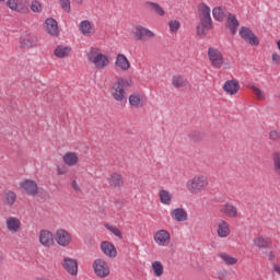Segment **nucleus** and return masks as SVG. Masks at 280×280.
Segmentation results:
<instances>
[{
	"label": "nucleus",
	"mask_w": 280,
	"mask_h": 280,
	"mask_svg": "<svg viewBox=\"0 0 280 280\" xmlns=\"http://www.w3.org/2000/svg\"><path fill=\"white\" fill-rule=\"evenodd\" d=\"M88 62L93 65L98 71H103V69H107L110 67V57L108 55L102 52V49L98 47H92L86 52Z\"/></svg>",
	"instance_id": "nucleus-1"
},
{
	"label": "nucleus",
	"mask_w": 280,
	"mask_h": 280,
	"mask_svg": "<svg viewBox=\"0 0 280 280\" xmlns=\"http://www.w3.org/2000/svg\"><path fill=\"white\" fill-rule=\"evenodd\" d=\"M128 86H132V81L124 78L117 79L110 91L113 100L119 104H124L126 102V89Z\"/></svg>",
	"instance_id": "nucleus-2"
},
{
	"label": "nucleus",
	"mask_w": 280,
	"mask_h": 280,
	"mask_svg": "<svg viewBox=\"0 0 280 280\" xmlns=\"http://www.w3.org/2000/svg\"><path fill=\"white\" fill-rule=\"evenodd\" d=\"M209 187V178L206 175L198 174L186 182L188 194H202Z\"/></svg>",
	"instance_id": "nucleus-3"
},
{
	"label": "nucleus",
	"mask_w": 280,
	"mask_h": 280,
	"mask_svg": "<svg viewBox=\"0 0 280 280\" xmlns=\"http://www.w3.org/2000/svg\"><path fill=\"white\" fill-rule=\"evenodd\" d=\"M132 36L135 40H140L141 43H148V40L156 38V34L143 25L135 26L132 30Z\"/></svg>",
	"instance_id": "nucleus-4"
},
{
	"label": "nucleus",
	"mask_w": 280,
	"mask_h": 280,
	"mask_svg": "<svg viewBox=\"0 0 280 280\" xmlns=\"http://www.w3.org/2000/svg\"><path fill=\"white\" fill-rule=\"evenodd\" d=\"M208 60L213 69H222L226 65L224 55L215 47L208 48Z\"/></svg>",
	"instance_id": "nucleus-5"
},
{
	"label": "nucleus",
	"mask_w": 280,
	"mask_h": 280,
	"mask_svg": "<svg viewBox=\"0 0 280 280\" xmlns=\"http://www.w3.org/2000/svg\"><path fill=\"white\" fill-rule=\"evenodd\" d=\"M92 268L98 279H106V277H110V265H108V261L104 258L95 259Z\"/></svg>",
	"instance_id": "nucleus-6"
},
{
	"label": "nucleus",
	"mask_w": 280,
	"mask_h": 280,
	"mask_svg": "<svg viewBox=\"0 0 280 280\" xmlns=\"http://www.w3.org/2000/svg\"><path fill=\"white\" fill-rule=\"evenodd\" d=\"M55 242L61 248H67L73 244V236L69 233V231L65 229H58L55 232Z\"/></svg>",
	"instance_id": "nucleus-7"
},
{
	"label": "nucleus",
	"mask_w": 280,
	"mask_h": 280,
	"mask_svg": "<svg viewBox=\"0 0 280 280\" xmlns=\"http://www.w3.org/2000/svg\"><path fill=\"white\" fill-rule=\"evenodd\" d=\"M153 242H155L156 246L161 248H167L170 244H172V234L170 231L161 229L154 232Z\"/></svg>",
	"instance_id": "nucleus-8"
},
{
	"label": "nucleus",
	"mask_w": 280,
	"mask_h": 280,
	"mask_svg": "<svg viewBox=\"0 0 280 280\" xmlns=\"http://www.w3.org/2000/svg\"><path fill=\"white\" fill-rule=\"evenodd\" d=\"M200 23L205 25L208 30L213 28V22L211 21V8L209 5L201 3L198 5Z\"/></svg>",
	"instance_id": "nucleus-9"
},
{
	"label": "nucleus",
	"mask_w": 280,
	"mask_h": 280,
	"mask_svg": "<svg viewBox=\"0 0 280 280\" xmlns=\"http://www.w3.org/2000/svg\"><path fill=\"white\" fill-rule=\"evenodd\" d=\"M238 35L241 36L242 40L248 45H252V47H259V37H257V35H255L253 30H250L248 26L241 27Z\"/></svg>",
	"instance_id": "nucleus-10"
},
{
	"label": "nucleus",
	"mask_w": 280,
	"mask_h": 280,
	"mask_svg": "<svg viewBox=\"0 0 280 280\" xmlns=\"http://www.w3.org/2000/svg\"><path fill=\"white\" fill-rule=\"evenodd\" d=\"M19 43L20 49H34L38 47V38L32 33H23Z\"/></svg>",
	"instance_id": "nucleus-11"
},
{
	"label": "nucleus",
	"mask_w": 280,
	"mask_h": 280,
	"mask_svg": "<svg viewBox=\"0 0 280 280\" xmlns=\"http://www.w3.org/2000/svg\"><path fill=\"white\" fill-rule=\"evenodd\" d=\"M19 185L22 194H26V196H38V184L34 179H24Z\"/></svg>",
	"instance_id": "nucleus-12"
},
{
	"label": "nucleus",
	"mask_w": 280,
	"mask_h": 280,
	"mask_svg": "<svg viewBox=\"0 0 280 280\" xmlns=\"http://www.w3.org/2000/svg\"><path fill=\"white\" fill-rule=\"evenodd\" d=\"M114 67L115 69H117V71L126 73L130 71V69L132 68V63H130V60L126 55L118 54L115 58Z\"/></svg>",
	"instance_id": "nucleus-13"
},
{
	"label": "nucleus",
	"mask_w": 280,
	"mask_h": 280,
	"mask_svg": "<svg viewBox=\"0 0 280 280\" xmlns=\"http://www.w3.org/2000/svg\"><path fill=\"white\" fill-rule=\"evenodd\" d=\"M61 267L70 277H78V260L71 257H65L61 260Z\"/></svg>",
	"instance_id": "nucleus-14"
},
{
	"label": "nucleus",
	"mask_w": 280,
	"mask_h": 280,
	"mask_svg": "<svg viewBox=\"0 0 280 280\" xmlns=\"http://www.w3.org/2000/svg\"><path fill=\"white\" fill-rule=\"evenodd\" d=\"M79 32L82 34V36L91 38V36H95V24L89 20H83L79 24Z\"/></svg>",
	"instance_id": "nucleus-15"
},
{
	"label": "nucleus",
	"mask_w": 280,
	"mask_h": 280,
	"mask_svg": "<svg viewBox=\"0 0 280 280\" xmlns=\"http://www.w3.org/2000/svg\"><path fill=\"white\" fill-rule=\"evenodd\" d=\"M62 161L67 167H78V165H80V153L68 151L63 154Z\"/></svg>",
	"instance_id": "nucleus-16"
},
{
	"label": "nucleus",
	"mask_w": 280,
	"mask_h": 280,
	"mask_svg": "<svg viewBox=\"0 0 280 280\" xmlns=\"http://www.w3.org/2000/svg\"><path fill=\"white\" fill-rule=\"evenodd\" d=\"M39 243L42 244V246H44V248H51V246L56 244L54 233L48 230L39 231Z\"/></svg>",
	"instance_id": "nucleus-17"
},
{
	"label": "nucleus",
	"mask_w": 280,
	"mask_h": 280,
	"mask_svg": "<svg viewBox=\"0 0 280 280\" xmlns=\"http://www.w3.org/2000/svg\"><path fill=\"white\" fill-rule=\"evenodd\" d=\"M219 213L224 218H237V215H240V212L237 211V207H235L231 202H225L224 205L220 206Z\"/></svg>",
	"instance_id": "nucleus-18"
},
{
	"label": "nucleus",
	"mask_w": 280,
	"mask_h": 280,
	"mask_svg": "<svg viewBox=\"0 0 280 280\" xmlns=\"http://www.w3.org/2000/svg\"><path fill=\"white\" fill-rule=\"evenodd\" d=\"M5 5L9 10H12V12L23 14V12L27 10V0H7Z\"/></svg>",
	"instance_id": "nucleus-19"
},
{
	"label": "nucleus",
	"mask_w": 280,
	"mask_h": 280,
	"mask_svg": "<svg viewBox=\"0 0 280 280\" xmlns=\"http://www.w3.org/2000/svg\"><path fill=\"white\" fill-rule=\"evenodd\" d=\"M100 248L105 257H109V259H115L117 257V248L115 247V244L103 241L100 244Z\"/></svg>",
	"instance_id": "nucleus-20"
},
{
	"label": "nucleus",
	"mask_w": 280,
	"mask_h": 280,
	"mask_svg": "<svg viewBox=\"0 0 280 280\" xmlns=\"http://www.w3.org/2000/svg\"><path fill=\"white\" fill-rule=\"evenodd\" d=\"M22 226L21 219L16 217H8L5 219V228L9 233H19Z\"/></svg>",
	"instance_id": "nucleus-21"
},
{
	"label": "nucleus",
	"mask_w": 280,
	"mask_h": 280,
	"mask_svg": "<svg viewBox=\"0 0 280 280\" xmlns=\"http://www.w3.org/2000/svg\"><path fill=\"white\" fill-rule=\"evenodd\" d=\"M253 244L255 248H258L259 250H266L272 246V240L268 236L258 235L254 237Z\"/></svg>",
	"instance_id": "nucleus-22"
},
{
	"label": "nucleus",
	"mask_w": 280,
	"mask_h": 280,
	"mask_svg": "<svg viewBox=\"0 0 280 280\" xmlns=\"http://www.w3.org/2000/svg\"><path fill=\"white\" fill-rule=\"evenodd\" d=\"M240 81L236 79L228 80L223 84V91L226 95H237V93H240Z\"/></svg>",
	"instance_id": "nucleus-23"
},
{
	"label": "nucleus",
	"mask_w": 280,
	"mask_h": 280,
	"mask_svg": "<svg viewBox=\"0 0 280 280\" xmlns=\"http://www.w3.org/2000/svg\"><path fill=\"white\" fill-rule=\"evenodd\" d=\"M158 197L161 205L164 207H171L172 202H174V195L168 189L161 188L158 192Z\"/></svg>",
	"instance_id": "nucleus-24"
},
{
	"label": "nucleus",
	"mask_w": 280,
	"mask_h": 280,
	"mask_svg": "<svg viewBox=\"0 0 280 280\" xmlns=\"http://www.w3.org/2000/svg\"><path fill=\"white\" fill-rule=\"evenodd\" d=\"M107 182L112 189H121V186L124 185V175L120 173H112L108 176Z\"/></svg>",
	"instance_id": "nucleus-25"
},
{
	"label": "nucleus",
	"mask_w": 280,
	"mask_h": 280,
	"mask_svg": "<svg viewBox=\"0 0 280 280\" xmlns=\"http://www.w3.org/2000/svg\"><path fill=\"white\" fill-rule=\"evenodd\" d=\"M217 234L219 237H229V235H231V224H229V222L220 219L217 222Z\"/></svg>",
	"instance_id": "nucleus-26"
},
{
	"label": "nucleus",
	"mask_w": 280,
	"mask_h": 280,
	"mask_svg": "<svg viewBox=\"0 0 280 280\" xmlns=\"http://www.w3.org/2000/svg\"><path fill=\"white\" fill-rule=\"evenodd\" d=\"M45 30L50 36H59L60 30L58 28V22L54 18H48L45 21Z\"/></svg>",
	"instance_id": "nucleus-27"
},
{
	"label": "nucleus",
	"mask_w": 280,
	"mask_h": 280,
	"mask_svg": "<svg viewBox=\"0 0 280 280\" xmlns=\"http://www.w3.org/2000/svg\"><path fill=\"white\" fill-rule=\"evenodd\" d=\"M129 104L131 108H143L145 105V100H143V95L135 92L129 95Z\"/></svg>",
	"instance_id": "nucleus-28"
},
{
	"label": "nucleus",
	"mask_w": 280,
	"mask_h": 280,
	"mask_svg": "<svg viewBox=\"0 0 280 280\" xmlns=\"http://www.w3.org/2000/svg\"><path fill=\"white\" fill-rule=\"evenodd\" d=\"M171 218L174 222H187V210L184 208H176L171 211Z\"/></svg>",
	"instance_id": "nucleus-29"
},
{
	"label": "nucleus",
	"mask_w": 280,
	"mask_h": 280,
	"mask_svg": "<svg viewBox=\"0 0 280 280\" xmlns=\"http://www.w3.org/2000/svg\"><path fill=\"white\" fill-rule=\"evenodd\" d=\"M144 7L149 12H153V14H156V16H165L166 12L161 4L152 1H148L144 3Z\"/></svg>",
	"instance_id": "nucleus-30"
},
{
	"label": "nucleus",
	"mask_w": 280,
	"mask_h": 280,
	"mask_svg": "<svg viewBox=\"0 0 280 280\" xmlns=\"http://www.w3.org/2000/svg\"><path fill=\"white\" fill-rule=\"evenodd\" d=\"M71 47L70 46H65V45H58L55 50H54V55L56 56V58H69L71 56Z\"/></svg>",
	"instance_id": "nucleus-31"
},
{
	"label": "nucleus",
	"mask_w": 280,
	"mask_h": 280,
	"mask_svg": "<svg viewBox=\"0 0 280 280\" xmlns=\"http://www.w3.org/2000/svg\"><path fill=\"white\" fill-rule=\"evenodd\" d=\"M2 202L7 207H14L16 203V192L12 190H4L2 195Z\"/></svg>",
	"instance_id": "nucleus-32"
},
{
	"label": "nucleus",
	"mask_w": 280,
	"mask_h": 280,
	"mask_svg": "<svg viewBox=\"0 0 280 280\" xmlns=\"http://www.w3.org/2000/svg\"><path fill=\"white\" fill-rule=\"evenodd\" d=\"M219 258L225 264V266H237L240 259L237 257L228 254L226 252H222L219 254Z\"/></svg>",
	"instance_id": "nucleus-33"
},
{
	"label": "nucleus",
	"mask_w": 280,
	"mask_h": 280,
	"mask_svg": "<svg viewBox=\"0 0 280 280\" xmlns=\"http://www.w3.org/2000/svg\"><path fill=\"white\" fill-rule=\"evenodd\" d=\"M226 27H228V30H230V32L233 36H235V34H237V27H240V22L237 21V18H235V15L230 14L228 16Z\"/></svg>",
	"instance_id": "nucleus-34"
},
{
	"label": "nucleus",
	"mask_w": 280,
	"mask_h": 280,
	"mask_svg": "<svg viewBox=\"0 0 280 280\" xmlns=\"http://www.w3.org/2000/svg\"><path fill=\"white\" fill-rule=\"evenodd\" d=\"M212 16L215 21L222 22L226 19V8L224 7H215L212 10Z\"/></svg>",
	"instance_id": "nucleus-35"
},
{
	"label": "nucleus",
	"mask_w": 280,
	"mask_h": 280,
	"mask_svg": "<svg viewBox=\"0 0 280 280\" xmlns=\"http://www.w3.org/2000/svg\"><path fill=\"white\" fill-rule=\"evenodd\" d=\"M151 268L153 270L154 277H163V273L165 272V267L163 266V262L161 260H155L151 264Z\"/></svg>",
	"instance_id": "nucleus-36"
},
{
	"label": "nucleus",
	"mask_w": 280,
	"mask_h": 280,
	"mask_svg": "<svg viewBox=\"0 0 280 280\" xmlns=\"http://www.w3.org/2000/svg\"><path fill=\"white\" fill-rule=\"evenodd\" d=\"M172 84L175 89H183L184 86H187V79L183 78L180 74H175Z\"/></svg>",
	"instance_id": "nucleus-37"
},
{
	"label": "nucleus",
	"mask_w": 280,
	"mask_h": 280,
	"mask_svg": "<svg viewBox=\"0 0 280 280\" xmlns=\"http://www.w3.org/2000/svg\"><path fill=\"white\" fill-rule=\"evenodd\" d=\"M104 226L107 231H109V233H113L115 237H118V240H124V235H121V230H119L117 225L105 223Z\"/></svg>",
	"instance_id": "nucleus-38"
},
{
	"label": "nucleus",
	"mask_w": 280,
	"mask_h": 280,
	"mask_svg": "<svg viewBox=\"0 0 280 280\" xmlns=\"http://www.w3.org/2000/svg\"><path fill=\"white\" fill-rule=\"evenodd\" d=\"M247 89H250L253 91L254 95H256V100H259V101L266 100V94L259 88L253 84H248Z\"/></svg>",
	"instance_id": "nucleus-39"
},
{
	"label": "nucleus",
	"mask_w": 280,
	"mask_h": 280,
	"mask_svg": "<svg viewBox=\"0 0 280 280\" xmlns=\"http://www.w3.org/2000/svg\"><path fill=\"white\" fill-rule=\"evenodd\" d=\"M168 28L171 34H176L180 30V22L178 20H171Z\"/></svg>",
	"instance_id": "nucleus-40"
},
{
	"label": "nucleus",
	"mask_w": 280,
	"mask_h": 280,
	"mask_svg": "<svg viewBox=\"0 0 280 280\" xmlns=\"http://www.w3.org/2000/svg\"><path fill=\"white\" fill-rule=\"evenodd\" d=\"M31 10L36 14H40V12H43V4L38 0H33L31 2Z\"/></svg>",
	"instance_id": "nucleus-41"
},
{
	"label": "nucleus",
	"mask_w": 280,
	"mask_h": 280,
	"mask_svg": "<svg viewBox=\"0 0 280 280\" xmlns=\"http://www.w3.org/2000/svg\"><path fill=\"white\" fill-rule=\"evenodd\" d=\"M189 137H190L191 141H194L196 143V142L202 141V139H205V133L200 132L198 130H195L189 133Z\"/></svg>",
	"instance_id": "nucleus-42"
},
{
	"label": "nucleus",
	"mask_w": 280,
	"mask_h": 280,
	"mask_svg": "<svg viewBox=\"0 0 280 280\" xmlns=\"http://www.w3.org/2000/svg\"><path fill=\"white\" fill-rule=\"evenodd\" d=\"M273 168L280 176V153L273 154Z\"/></svg>",
	"instance_id": "nucleus-43"
},
{
	"label": "nucleus",
	"mask_w": 280,
	"mask_h": 280,
	"mask_svg": "<svg viewBox=\"0 0 280 280\" xmlns=\"http://www.w3.org/2000/svg\"><path fill=\"white\" fill-rule=\"evenodd\" d=\"M207 30H209L208 27H206L202 22H200V24L197 26V34L198 36H200V38H205V36L207 35Z\"/></svg>",
	"instance_id": "nucleus-44"
},
{
	"label": "nucleus",
	"mask_w": 280,
	"mask_h": 280,
	"mask_svg": "<svg viewBox=\"0 0 280 280\" xmlns=\"http://www.w3.org/2000/svg\"><path fill=\"white\" fill-rule=\"evenodd\" d=\"M59 5L66 12H71V1L70 0H59Z\"/></svg>",
	"instance_id": "nucleus-45"
},
{
	"label": "nucleus",
	"mask_w": 280,
	"mask_h": 280,
	"mask_svg": "<svg viewBox=\"0 0 280 280\" xmlns=\"http://www.w3.org/2000/svg\"><path fill=\"white\" fill-rule=\"evenodd\" d=\"M269 138L271 139V141H278V139H280V131H270Z\"/></svg>",
	"instance_id": "nucleus-46"
},
{
	"label": "nucleus",
	"mask_w": 280,
	"mask_h": 280,
	"mask_svg": "<svg viewBox=\"0 0 280 280\" xmlns=\"http://www.w3.org/2000/svg\"><path fill=\"white\" fill-rule=\"evenodd\" d=\"M271 60H272L273 65H279L280 63V54L279 52H272Z\"/></svg>",
	"instance_id": "nucleus-47"
},
{
	"label": "nucleus",
	"mask_w": 280,
	"mask_h": 280,
	"mask_svg": "<svg viewBox=\"0 0 280 280\" xmlns=\"http://www.w3.org/2000/svg\"><path fill=\"white\" fill-rule=\"evenodd\" d=\"M67 174V168L65 166H57V176H65Z\"/></svg>",
	"instance_id": "nucleus-48"
},
{
	"label": "nucleus",
	"mask_w": 280,
	"mask_h": 280,
	"mask_svg": "<svg viewBox=\"0 0 280 280\" xmlns=\"http://www.w3.org/2000/svg\"><path fill=\"white\" fill-rule=\"evenodd\" d=\"M267 259L269 260V261H275V259H276V257H277V254L275 253V252H272V250H270V252H267Z\"/></svg>",
	"instance_id": "nucleus-49"
},
{
	"label": "nucleus",
	"mask_w": 280,
	"mask_h": 280,
	"mask_svg": "<svg viewBox=\"0 0 280 280\" xmlns=\"http://www.w3.org/2000/svg\"><path fill=\"white\" fill-rule=\"evenodd\" d=\"M71 187L74 191H81L80 185L78 184V182L75 179L71 180Z\"/></svg>",
	"instance_id": "nucleus-50"
},
{
	"label": "nucleus",
	"mask_w": 280,
	"mask_h": 280,
	"mask_svg": "<svg viewBox=\"0 0 280 280\" xmlns=\"http://www.w3.org/2000/svg\"><path fill=\"white\" fill-rule=\"evenodd\" d=\"M273 272L277 275H280V265L279 264H273Z\"/></svg>",
	"instance_id": "nucleus-51"
},
{
	"label": "nucleus",
	"mask_w": 280,
	"mask_h": 280,
	"mask_svg": "<svg viewBox=\"0 0 280 280\" xmlns=\"http://www.w3.org/2000/svg\"><path fill=\"white\" fill-rule=\"evenodd\" d=\"M75 3H82L83 0H74Z\"/></svg>",
	"instance_id": "nucleus-52"
},
{
	"label": "nucleus",
	"mask_w": 280,
	"mask_h": 280,
	"mask_svg": "<svg viewBox=\"0 0 280 280\" xmlns=\"http://www.w3.org/2000/svg\"><path fill=\"white\" fill-rule=\"evenodd\" d=\"M3 261V256L0 255V264Z\"/></svg>",
	"instance_id": "nucleus-53"
},
{
	"label": "nucleus",
	"mask_w": 280,
	"mask_h": 280,
	"mask_svg": "<svg viewBox=\"0 0 280 280\" xmlns=\"http://www.w3.org/2000/svg\"><path fill=\"white\" fill-rule=\"evenodd\" d=\"M8 0H0V3H5Z\"/></svg>",
	"instance_id": "nucleus-54"
}]
</instances>
